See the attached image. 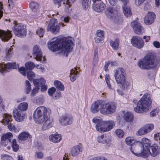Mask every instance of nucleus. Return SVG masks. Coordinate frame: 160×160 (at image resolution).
<instances>
[{
	"label": "nucleus",
	"instance_id": "obj_1",
	"mask_svg": "<svg viewBox=\"0 0 160 160\" xmlns=\"http://www.w3.org/2000/svg\"><path fill=\"white\" fill-rule=\"evenodd\" d=\"M73 43L72 41L67 39L63 40L61 38H54L48 42V48L53 52L58 51L59 53L67 57L72 48Z\"/></svg>",
	"mask_w": 160,
	"mask_h": 160
},
{
	"label": "nucleus",
	"instance_id": "obj_2",
	"mask_svg": "<svg viewBox=\"0 0 160 160\" xmlns=\"http://www.w3.org/2000/svg\"><path fill=\"white\" fill-rule=\"evenodd\" d=\"M115 104L112 102L105 103L101 100L95 102L92 105L91 111L93 113H96L100 110L101 113L103 114L112 113L115 111Z\"/></svg>",
	"mask_w": 160,
	"mask_h": 160
},
{
	"label": "nucleus",
	"instance_id": "obj_3",
	"mask_svg": "<svg viewBox=\"0 0 160 160\" xmlns=\"http://www.w3.org/2000/svg\"><path fill=\"white\" fill-rule=\"evenodd\" d=\"M160 61V59L158 60L155 56L148 55L143 59L139 60L138 64L141 69L149 70L156 68Z\"/></svg>",
	"mask_w": 160,
	"mask_h": 160
},
{
	"label": "nucleus",
	"instance_id": "obj_4",
	"mask_svg": "<svg viewBox=\"0 0 160 160\" xmlns=\"http://www.w3.org/2000/svg\"><path fill=\"white\" fill-rule=\"evenodd\" d=\"M151 103L152 99L150 94L146 93L138 102L137 106L134 108V110L136 112L139 113L146 112L149 109Z\"/></svg>",
	"mask_w": 160,
	"mask_h": 160
},
{
	"label": "nucleus",
	"instance_id": "obj_5",
	"mask_svg": "<svg viewBox=\"0 0 160 160\" xmlns=\"http://www.w3.org/2000/svg\"><path fill=\"white\" fill-rule=\"evenodd\" d=\"M93 123H97L96 126V129L101 132L109 131L114 126L113 121L105 122L102 121L100 117H96L92 120Z\"/></svg>",
	"mask_w": 160,
	"mask_h": 160
},
{
	"label": "nucleus",
	"instance_id": "obj_6",
	"mask_svg": "<svg viewBox=\"0 0 160 160\" xmlns=\"http://www.w3.org/2000/svg\"><path fill=\"white\" fill-rule=\"evenodd\" d=\"M51 110L44 106L38 107L36 109L33 114V118L36 123L42 122L44 118L50 115Z\"/></svg>",
	"mask_w": 160,
	"mask_h": 160
},
{
	"label": "nucleus",
	"instance_id": "obj_7",
	"mask_svg": "<svg viewBox=\"0 0 160 160\" xmlns=\"http://www.w3.org/2000/svg\"><path fill=\"white\" fill-rule=\"evenodd\" d=\"M114 77L118 84H120V88L122 89L127 88L128 86V84L125 79L124 71L122 68L116 69L114 74Z\"/></svg>",
	"mask_w": 160,
	"mask_h": 160
},
{
	"label": "nucleus",
	"instance_id": "obj_8",
	"mask_svg": "<svg viewBox=\"0 0 160 160\" xmlns=\"http://www.w3.org/2000/svg\"><path fill=\"white\" fill-rule=\"evenodd\" d=\"M106 14L108 18L113 20L116 23L120 24L122 22V17L117 15V11L113 7L108 8L106 11Z\"/></svg>",
	"mask_w": 160,
	"mask_h": 160
},
{
	"label": "nucleus",
	"instance_id": "obj_9",
	"mask_svg": "<svg viewBox=\"0 0 160 160\" xmlns=\"http://www.w3.org/2000/svg\"><path fill=\"white\" fill-rule=\"evenodd\" d=\"M12 30L15 35L18 37H23L26 34V26L22 23L15 24L12 27Z\"/></svg>",
	"mask_w": 160,
	"mask_h": 160
},
{
	"label": "nucleus",
	"instance_id": "obj_10",
	"mask_svg": "<svg viewBox=\"0 0 160 160\" xmlns=\"http://www.w3.org/2000/svg\"><path fill=\"white\" fill-rule=\"evenodd\" d=\"M130 151L134 155L138 156H142L144 158L148 157V153H149L147 148L146 149L141 146H137V148L133 150L131 147L130 149Z\"/></svg>",
	"mask_w": 160,
	"mask_h": 160
},
{
	"label": "nucleus",
	"instance_id": "obj_11",
	"mask_svg": "<svg viewBox=\"0 0 160 160\" xmlns=\"http://www.w3.org/2000/svg\"><path fill=\"white\" fill-rule=\"evenodd\" d=\"M19 67L18 65H17L15 63H7L4 65L0 63V72L2 75L8 72V70L11 69H15Z\"/></svg>",
	"mask_w": 160,
	"mask_h": 160
},
{
	"label": "nucleus",
	"instance_id": "obj_12",
	"mask_svg": "<svg viewBox=\"0 0 160 160\" xmlns=\"http://www.w3.org/2000/svg\"><path fill=\"white\" fill-rule=\"evenodd\" d=\"M130 41L133 46L138 49L142 48L144 45V42L143 39L138 36H133Z\"/></svg>",
	"mask_w": 160,
	"mask_h": 160
},
{
	"label": "nucleus",
	"instance_id": "obj_13",
	"mask_svg": "<svg viewBox=\"0 0 160 160\" xmlns=\"http://www.w3.org/2000/svg\"><path fill=\"white\" fill-rule=\"evenodd\" d=\"M56 21V20L55 19H50L49 21V24L47 28V31H50L55 34L58 33L60 29L59 26L55 24Z\"/></svg>",
	"mask_w": 160,
	"mask_h": 160
},
{
	"label": "nucleus",
	"instance_id": "obj_14",
	"mask_svg": "<svg viewBox=\"0 0 160 160\" xmlns=\"http://www.w3.org/2000/svg\"><path fill=\"white\" fill-rule=\"evenodd\" d=\"M33 55L35 57V59L38 61H42L43 59V61L45 60V58H42V54L40 47L38 45L34 46L33 49Z\"/></svg>",
	"mask_w": 160,
	"mask_h": 160
},
{
	"label": "nucleus",
	"instance_id": "obj_15",
	"mask_svg": "<svg viewBox=\"0 0 160 160\" xmlns=\"http://www.w3.org/2000/svg\"><path fill=\"white\" fill-rule=\"evenodd\" d=\"M42 122H38V123L43 124L42 129L43 130L49 129L52 128L53 125V120L50 117V115L44 118Z\"/></svg>",
	"mask_w": 160,
	"mask_h": 160
},
{
	"label": "nucleus",
	"instance_id": "obj_16",
	"mask_svg": "<svg viewBox=\"0 0 160 160\" xmlns=\"http://www.w3.org/2000/svg\"><path fill=\"white\" fill-rule=\"evenodd\" d=\"M12 114L15 120L17 122H22L27 118V116L24 113L18 111L17 108L13 110Z\"/></svg>",
	"mask_w": 160,
	"mask_h": 160
},
{
	"label": "nucleus",
	"instance_id": "obj_17",
	"mask_svg": "<svg viewBox=\"0 0 160 160\" xmlns=\"http://www.w3.org/2000/svg\"><path fill=\"white\" fill-rule=\"evenodd\" d=\"M72 117L68 114H65L61 117L59 119L60 123L62 125H68L72 122Z\"/></svg>",
	"mask_w": 160,
	"mask_h": 160
},
{
	"label": "nucleus",
	"instance_id": "obj_18",
	"mask_svg": "<svg viewBox=\"0 0 160 160\" xmlns=\"http://www.w3.org/2000/svg\"><path fill=\"white\" fill-rule=\"evenodd\" d=\"M156 18V15L153 12H149L144 18V23L147 25H149L154 22Z\"/></svg>",
	"mask_w": 160,
	"mask_h": 160
},
{
	"label": "nucleus",
	"instance_id": "obj_19",
	"mask_svg": "<svg viewBox=\"0 0 160 160\" xmlns=\"http://www.w3.org/2000/svg\"><path fill=\"white\" fill-rule=\"evenodd\" d=\"M131 26L133 27L135 32L138 35L142 34L144 32L143 27L136 21H133L131 23Z\"/></svg>",
	"mask_w": 160,
	"mask_h": 160
},
{
	"label": "nucleus",
	"instance_id": "obj_20",
	"mask_svg": "<svg viewBox=\"0 0 160 160\" xmlns=\"http://www.w3.org/2000/svg\"><path fill=\"white\" fill-rule=\"evenodd\" d=\"M148 151V156L150 154L152 156L154 157L160 153V148L157 144H154L150 146Z\"/></svg>",
	"mask_w": 160,
	"mask_h": 160
},
{
	"label": "nucleus",
	"instance_id": "obj_21",
	"mask_svg": "<svg viewBox=\"0 0 160 160\" xmlns=\"http://www.w3.org/2000/svg\"><path fill=\"white\" fill-rule=\"evenodd\" d=\"M12 37L11 31L8 30L7 32L0 29V38L4 42L8 41Z\"/></svg>",
	"mask_w": 160,
	"mask_h": 160
},
{
	"label": "nucleus",
	"instance_id": "obj_22",
	"mask_svg": "<svg viewBox=\"0 0 160 160\" xmlns=\"http://www.w3.org/2000/svg\"><path fill=\"white\" fill-rule=\"evenodd\" d=\"M106 7L105 4L102 2H101L98 3L93 4L92 8L98 12H101L105 9Z\"/></svg>",
	"mask_w": 160,
	"mask_h": 160
},
{
	"label": "nucleus",
	"instance_id": "obj_23",
	"mask_svg": "<svg viewBox=\"0 0 160 160\" xmlns=\"http://www.w3.org/2000/svg\"><path fill=\"white\" fill-rule=\"evenodd\" d=\"M82 152V148L80 145L73 147L71 149V154L73 157L78 155Z\"/></svg>",
	"mask_w": 160,
	"mask_h": 160
},
{
	"label": "nucleus",
	"instance_id": "obj_24",
	"mask_svg": "<svg viewBox=\"0 0 160 160\" xmlns=\"http://www.w3.org/2000/svg\"><path fill=\"white\" fill-rule=\"evenodd\" d=\"M31 136L28 133L25 132H23L21 133L18 137L19 142L28 140L31 139Z\"/></svg>",
	"mask_w": 160,
	"mask_h": 160
},
{
	"label": "nucleus",
	"instance_id": "obj_25",
	"mask_svg": "<svg viewBox=\"0 0 160 160\" xmlns=\"http://www.w3.org/2000/svg\"><path fill=\"white\" fill-rule=\"evenodd\" d=\"M49 139L51 142L55 143H58L61 140V135L59 134H52L49 136Z\"/></svg>",
	"mask_w": 160,
	"mask_h": 160
},
{
	"label": "nucleus",
	"instance_id": "obj_26",
	"mask_svg": "<svg viewBox=\"0 0 160 160\" xmlns=\"http://www.w3.org/2000/svg\"><path fill=\"white\" fill-rule=\"evenodd\" d=\"M138 143L141 144L143 146L142 147L144 148L145 149L147 148L148 150V148L151 145V142L149 139L146 138H143L142 139L141 142H138Z\"/></svg>",
	"mask_w": 160,
	"mask_h": 160
},
{
	"label": "nucleus",
	"instance_id": "obj_27",
	"mask_svg": "<svg viewBox=\"0 0 160 160\" xmlns=\"http://www.w3.org/2000/svg\"><path fill=\"white\" fill-rule=\"evenodd\" d=\"M3 118L2 122L5 125L9 124L12 120V116L7 113L3 115Z\"/></svg>",
	"mask_w": 160,
	"mask_h": 160
},
{
	"label": "nucleus",
	"instance_id": "obj_28",
	"mask_svg": "<svg viewBox=\"0 0 160 160\" xmlns=\"http://www.w3.org/2000/svg\"><path fill=\"white\" fill-rule=\"evenodd\" d=\"M97 140L98 142L102 143H109L111 142L109 138L104 137L103 135L99 136L97 138Z\"/></svg>",
	"mask_w": 160,
	"mask_h": 160
},
{
	"label": "nucleus",
	"instance_id": "obj_29",
	"mask_svg": "<svg viewBox=\"0 0 160 160\" xmlns=\"http://www.w3.org/2000/svg\"><path fill=\"white\" fill-rule=\"evenodd\" d=\"M122 9L125 16L127 17H129L131 15L132 13L129 6L127 5H124L122 6Z\"/></svg>",
	"mask_w": 160,
	"mask_h": 160
},
{
	"label": "nucleus",
	"instance_id": "obj_30",
	"mask_svg": "<svg viewBox=\"0 0 160 160\" xmlns=\"http://www.w3.org/2000/svg\"><path fill=\"white\" fill-rule=\"evenodd\" d=\"M33 84L35 87L40 88L43 84H45V80L43 78H41L37 79H33Z\"/></svg>",
	"mask_w": 160,
	"mask_h": 160
},
{
	"label": "nucleus",
	"instance_id": "obj_31",
	"mask_svg": "<svg viewBox=\"0 0 160 160\" xmlns=\"http://www.w3.org/2000/svg\"><path fill=\"white\" fill-rule=\"evenodd\" d=\"M119 39L118 38L116 39L114 41H113L111 40H110V45L113 49L115 50H116L118 48L119 45Z\"/></svg>",
	"mask_w": 160,
	"mask_h": 160
},
{
	"label": "nucleus",
	"instance_id": "obj_32",
	"mask_svg": "<svg viewBox=\"0 0 160 160\" xmlns=\"http://www.w3.org/2000/svg\"><path fill=\"white\" fill-rule=\"evenodd\" d=\"M125 142L126 143L129 145H132L135 143L137 145L138 144V142H136L134 138L132 137H127L126 138Z\"/></svg>",
	"mask_w": 160,
	"mask_h": 160
},
{
	"label": "nucleus",
	"instance_id": "obj_33",
	"mask_svg": "<svg viewBox=\"0 0 160 160\" xmlns=\"http://www.w3.org/2000/svg\"><path fill=\"white\" fill-rule=\"evenodd\" d=\"M28 104L27 102H22L19 103L18 107L19 110L22 111H26L28 108Z\"/></svg>",
	"mask_w": 160,
	"mask_h": 160
},
{
	"label": "nucleus",
	"instance_id": "obj_34",
	"mask_svg": "<svg viewBox=\"0 0 160 160\" xmlns=\"http://www.w3.org/2000/svg\"><path fill=\"white\" fill-rule=\"evenodd\" d=\"M12 137V134L11 132L7 133L5 135H3L2 137V140L5 141L7 142H11V138Z\"/></svg>",
	"mask_w": 160,
	"mask_h": 160
},
{
	"label": "nucleus",
	"instance_id": "obj_35",
	"mask_svg": "<svg viewBox=\"0 0 160 160\" xmlns=\"http://www.w3.org/2000/svg\"><path fill=\"white\" fill-rule=\"evenodd\" d=\"M124 120L128 122L131 121L133 119V114L131 112H127L123 116Z\"/></svg>",
	"mask_w": 160,
	"mask_h": 160
},
{
	"label": "nucleus",
	"instance_id": "obj_36",
	"mask_svg": "<svg viewBox=\"0 0 160 160\" xmlns=\"http://www.w3.org/2000/svg\"><path fill=\"white\" fill-rule=\"evenodd\" d=\"M55 86L59 90L63 91L64 90V86L63 84L58 80H55L54 82Z\"/></svg>",
	"mask_w": 160,
	"mask_h": 160
},
{
	"label": "nucleus",
	"instance_id": "obj_37",
	"mask_svg": "<svg viewBox=\"0 0 160 160\" xmlns=\"http://www.w3.org/2000/svg\"><path fill=\"white\" fill-rule=\"evenodd\" d=\"M30 7L33 12H35L38 7V4L36 2H32L30 3Z\"/></svg>",
	"mask_w": 160,
	"mask_h": 160
},
{
	"label": "nucleus",
	"instance_id": "obj_38",
	"mask_svg": "<svg viewBox=\"0 0 160 160\" xmlns=\"http://www.w3.org/2000/svg\"><path fill=\"white\" fill-rule=\"evenodd\" d=\"M70 78L72 82L75 80L77 77V73H76L74 69H72L70 73Z\"/></svg>",
	"mask_w": 160,
	"mask_h": 160
},
{
	"label": "nucleus",
	"instance_id": "obj_39",
	"mask_svg": "<svg viewBox=\"0 0 160 160\" xmlns=\"http://www.w3.org/2000/svg\"><path fill=\"white\" fill-rule=\"evenodd\" d=\"M44 101V98L42 95H39L37 97L35 98V102L37 104L40 105L42 104Z\"/></svg>",
	"mask_w": 160,
	"mask_h": 160
},
{
	"label": "nucleus",
	"instance_id": "obj_40",
	"mask_svg": "<svg viewBox=\"0 0 160 160\" xmlns=\"http://www.w3.org/2000/svg\"><path fill=\"white\" fill-rule=\"evenodd\" d=\"M31 89V85L29 82L28 80H26L25 81V93L26 94L29 93Z\"/></svg>",
	"mask_w": 160,
	"mask_h": 160
},
{
	"label": "nucleus",
	"instance_id": "obj_41",
	"mask_svg": "<svg viewBox=\"0 0 160 160\" xmlns=\"http://www.w3.org/2000/svg\"><path fill=\"white\" fill-rule=\"evenodd\" d=\"M25 66L27 69L30 70L33 69L35 66L34 63L32 62H26L25 64Z\"/></svg>",
	"mask_w": 160,
	"mask_h": 160
},
{
	"label": "nucleus",
	"instance_id": "obj_42",
	"mask_svg": "<svg viewBox=\"0 0 160 160\" xmlns=\"http://www.w3.org/2000/svg\"><path fill=\"white\" fill-rule=\"evenodd\" d=\"M144 127L146 130L147 133L150 132L152 129H153L154 126L153 124H146Z\"/></svg>",
	"mask_w": 160,
	"mask_h": 160
},
{
	"label": "nucleus",
	"instance_id": "obj_43",
	"mask_svg": "<svg viewBox=\"0 0 160 160\" xmlns=\"http://www.w3.org/2000/svg\"><path fill=\"white\" fill-rule=\"evenodd\" d=\"M12 146L13 150L15 152H17L19 149V146L17 144L16 140L13 139L12 142Z\"/></svg>",
	"mask_w": 160,
	"mask_h": 160
},
{
	"label": "nucleus",
	"instance_id": "obj_44",
	"mask_svg": "<svg viewBox=\"0 0 160 160\" xmlns=\"http://www.w3.org/2000/svg\"><path fill=\"white\" fill-rule=\"evenodd\" d=\"M44 32V29L42 28H38L37 30L36 31V34L40 37H43Z\"/></svg>",
	"mask_w": 160,
	"mask_h": 160
},
{
	"label": "nucleus",
	"instance_id": "obj_45",
	"mask_svg": "<svg viewBox=\"0 0 160 160\" xmlns=\"http://www.w3.org/2000/svg\"><path fill=\"white\" fill-rule=\"evenodd\" d=\"M115 132L119 138H122L124 136V133L123 131L120 129H118L115 131Z\"/></svg>",
	"mask_w": 160,
	"mask_h": 160
},
{
	"label": "nucleus",
	"instance_id": "obj_46",
	"mask_svg": "<svg viewBox=\"0 0 160 160\" xmlns=\"http://www.w3.org/2000/svg\"><path fill=\"white\" fill-rule=\"evenodd\" d=\"M27 76L28 79L30 81H31L35 78V74L34 72L30 71L27 73Z\"/></svg>",
	"mask_w": 160,
	"mask_h": 160
},
{
	"label": "nucleus",
	"instance_id": "obj_47",
	"mask_svg": "<svg viewBox=\"0 0 160 160\" xmlns=\"http://www.w3.org/2000/svg\"><path fill=\"white\" fill-rule=\"evenodd\" d=\"M146 130L144 126L142 127L138 131V134L139 135H142L147 133Z\"/></svg>",
	"mask_w": 160,
	"mask_h": 160
},
{
	"label": "nucleus",
	"instance_id": "obj_48",
	"mask_svg": "<svg viewBox=\"0 0 160 160\" xmlns=\"http://www.w3.org/2000/svg\"><path fill=\"white\" fill-rule=\"evenodd\" d=\"M39 89L40 88H39V87H36L33 88L30 94L31 96L34 97V96H35V95L38 92Z\"/></svg>",
	"mask_w": 160,
	"mask_h": 160
},
{
	"label": "nucleus",
	"instance_id": "obj_49",
	"mask_svg": "<svg viewBox=\"0 0 160 160\" xmlns=\"http://www.w3.org/2000/svg\"><path fill=\"white\" fill-rule=\"evenodd\" d=\"M88 0H82V6L84 9H86L88 7Z\"/></svg>",
	"mask_w": 160,
	"mask_h": 160
},
{
	"label": "nucleus",
	"instance_id": "obj_50",
	"mask_svg": "<svg viewBox=\"0 0 160 160\" xmlns=\"http://www.w3.org/2000/svg\"><path fill=\"white\" fill-rule=\"evenodd\" d=\"M105 79L108 88L109 89H112L111 85L110 83L109 76L107 74L105 76Z\"/></svg>",
	"mask_w": 160,
	"mask_h": 160
},
{
	"label": "nucleus",
	"instance_id": "obj_51",
	"mask_svg": "<svg viewBox=\"0 0 160 160\" xmlns=\"http://www.w3.org/2000/svg\"><path fill=\"white\" fill-rule=\"evenodd\" d=\"M97 37L99 38H103L104 37L103 31L100 30H98L97 31Z\"/></svg>",
	"mask_w": 160,
	"mask_h": 160
},
{
	"label": "nucleus",
	"instance_id": "obj_52",
	"mask_svg": "<svg viewBox=\"0 0 160 160\" xmlns=\"http://www.w3.org/2000/svg\"><path fill=\"white\" fill-rule=\"evenodd\" d=\"M72 3V0H67L66 1L63 2V4H64L66 8H68L71 7Z\"/></svg>",
	"mask_w": 160,
	"mask_h": 160
},
{
	"label": "nucleus",
	"instance_id": "obj_53",
	"mask_svg": "<svg viewBox=\"0 0 160 160\" xmlns=\"http://www.w3.org/2000/svg\"><path fill=\"white\" fill-rule=\"evenodd\" d=\"M7 125H8V127L10 131L16 132V129L15 126L13 124L11 123V122Z\"/></svg>",
	"mask_w": 160,
	"mask_h": 160
},
{
	"label": "nucleus",
	"instance_id": "obj_54",
	"mask_svg": "<svg viewBox=\"0 0 160 160\" xmlns=\"http://www.w3.org/2000/svg\"><path fill=\"white\" fill-rule=\"evenodd\" d=\"M56 91V89L54 87L49 88L48 90V94L50 96H52Z\"/></svg>",
	"mask_w": 160,
	"mask_h": 160
},
{
	"label": "nucleus",
	"instance_id": "obj_55",
	"mask_svg": "<svg viewBox=\"0 0 160 160\" xmlns=\"http://www.w3.org/2000/svg\"><path fill=\"white\" fill-rule=\"evenodd\" d=\"M5 106L3 102V100L0 95V112L3 111L4 109Z\"/></svg>",
	"mask_w": 160,
	"mask_h": 160
},
{
	"label": "nucleus",
	"instance_id": "obj_56",
	"mask_svg": "<svg viewBox=\"0 0 160 160\" xmlns=\"http://www.w3.org/2000/svg\"><path fill=\"white\" fill-rule=\"evenodd\" d=\"M13 48H12L11 46L10 48H7L6 49V55L9 57V55H12L13 53Z\"/></svg>",
	"mask_w": 160,
	"mask_h": 160
},
{
	"label": "nucleus",
	"instance_id": "obj_57",
	"mask_svg": "<svg viewBox=\"0 0 160 160\" xmlns=\"http://www.w3.org/2000/svg\"><path fill=\"white\" fill-rule=\"evenodd\" d=\"M35 157L39 159H42L43 157V154L41 152H35Z\"/></svg>",
	"mask_w": 160,
	"mask_h": 160
},
{
	"label": "nucleus",
	"instance_id": "obj_58",
	"mask_svg": "<svg viewBox=\"0 0 160 160\" xmlns=\"http://www.w3.org/2000/svg\"><path fill=\"white\" fill-rule=\"evenodd\" d=\"M146 0H135V4L138 6H140Z\"/></svg>",
	"mask_w": 160,
	"mask_h": 160
},
{
	"label": "nucleus",
	"instance_id": "obj_59",
	"mask_svg": "<svg viewBox=\"0 0 160 160\" xmlns=\"http://www.w3.org/2000/svg\"><path fill=\"white\" fill-rule=\"evenodd\" d=\"M19 71L24 76L26 75V72L25 68L24 67H22L18 69Z\"/></svg>",
	"mask_w": 160,
	"mask_h": 160
},
{
	"label": "nucleus",
	"instance_id": "obj_60",
	"mask_svg": "<svg viewBox=\"0 0 160 160\" xmlns=\"http://www.w3.org/2000/svg\"><path fill=\"white\" fill-rule=\"evenodd\" d=\"M153 45L157 48H160V43L159 42L157 41H154L153 42Z\"/></svg>",
	"mask_w": 160,
	"mask_h": 160
},
{
	"label": "nucleus",
	"instance_id": "obj_61",
	"mask_svg": "<svg viewBox=\"0 0 160 160\" xmlns=\"http://www.w3.org/2000/svg\"><path fill=\"white\" fill-rule=\"evenodd\" d=\"M63 0H53V2L55 5H58V7H59L61 6V3Z\"/></svg>",
	"mask_w": 160,
	"mask_h": 160
},
{
	"label": "nucleus",
	"instance_id": "obj_62",
	"mask_svg": "<svg viewBox=\"0 0 160 160\" xmlns=\"http://www.w3.org/2000/svg\"><path fill=\"white\" fill-rule=\"evenodd\" d=\"M10 158L11 157L10 156L6 154H2L1 155V158L3 160L5 159H10Z\"/></svg>",
	"mask_w": 160,
	"mask_h": 160
},
{
	"label": "nucleus",
	"instance_id": "obj_63",
	"mask_svg": "<svg viewBox=\"0 0 160 160\" xmlns=\"http://www.w3.org/2000/svg\"><path fill=\"white\" fill-rule=\"evenodd\" d=\"M41 87V90L43 92L46 91L48 88L47 86L45 85V84H43Z\"/></svg>",
	"mask_w": 160,
	"mask_h": 160
},
{
	"label": "nucleus",
	"instance_id": "obj_64",
	"mask_svg": "<svg viewBox=\"0 0 160 160\" xmlns=\"http://www.w3.org/2000/svg\"><path fill=\"white\" fill-rule=\"evenodd\" d=\"M91 160H107V159L104 157H97Z\"/></svg>",
	"mask_w": 160,
	"mask_h": 160
}]
</instances>
